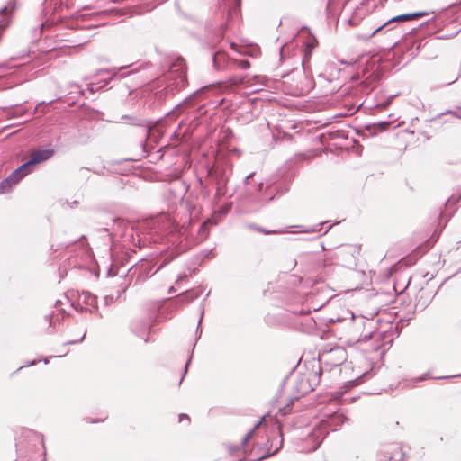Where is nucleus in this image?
<instances>
[{
    "label": "nucleus",
    "instance_id": "a211bd4d",
    "mask_svg": "<svg viewBox=\"0 0 461 461\" xmlns=\"http://www.w3.org/2000/svg\"><path fill=\"white\" fill-rule=\"evenodd\" d=\"M456 79H457V77H456L455 78H453L452 82H455Z\"/></svg>",
    "mask_w": 461,
    "mask_h": 461
},
{
    "label": "nucleus",
    "instance_id": "f03ea898",
    "mask_svg": "<svg viewBox=\"0 0 461 461\" xmlns=\"http://www.w3.org/2000/svg\"><path fill=\"white\" fill-rule=\"evenodd\" d=\"M404 454L397 444H391L377 455V461H402Z\"/></svg>",
    "mask_w": 461,
    "mask_h": 461
},
{
    "label": "nucleus",
    "instance_id": "f3484780",
    "mask_svg": "<svg viewBox=\"0 0 461 461\" xmlns=\"http://www.w3.org/2000/svg\"><path fill=\"white\" fill-rule=\"evenodd\" d=\"M84 337H85V334H84L83 336H81V338H80V339H78L77 341H82V340H83V339H84Z\"/></svg>",
    "mask_w": 461,
    "mask_h": 461
},
{
    "label": "nucleus",
    "instance_id": "9b49d317",
    "mask_svg": "<svg viewBox=\"0 0 461 461\" xmlns=\"http://www.w3.org/2000/svg\"><path fill=\"white\" fill-rule=\"evenodd\" d=\"M303 79L306 81V86L304 89H301L300 94L306 93L312 87V82L311 79H309L306 76H303Z\"/></svg>",
    "mask_w": 461,
    "mask_h": 461
},
{
    "label": "nucleus",
    "instance_id": "0eeeda50",
    "mask_svg": "<svg viewBox=\"0 0 461 461\" xmlns=\"http://www.w3.org/2000/svg\"><path fill=\"white\" fill-rule=\"evenodd\" d=\"M265 416H263L260 420L253 427V429L244 437L242 443L246 444L252 437L256 429L263 423L265 420Z\"/></svg>",
    "mask_w": 461,
    "mask_h": 461
},
{
    "label": "nucleus",
    "instance_id": "f8f14e48",
    "mask_svg": "<svg viewBox=\"0 0 461 461\" xmlns=\"http://www.w3.org/2000/svg\"><path fill=\"white\" fill-rule=\"evenodd\" d=\"M257 231L259 232V233H263V234H276V233H280V231H277V230H265L263 228H260V227H258L256 228Z\"/></svg>",
    "mask_w": 461,
    "mask_h": 461
},
{
    "label": "nucleus",
    "instance_id": "7ed1b4c3",
    "mask_svg": "<svg viewBox=\"0 0 461 461\" xmlns=\"http://www.w3.org/2000/svg\"><path fill=\"white\" fill-rule=\"evenodd\" d=\"M429 14V12H416V13H412V14H401V15L395 16V17L392 18L391 20H389L388 22H386L385 23H384L383 25H381V26L377 27L375 30H374V32L368 36V38L373 37L375 33L380 32L383 28H384L390 23L416 20V19L421 18L423 16H426Z\"/></svg>",
    "mask_w": 461,
    "mask_h": 461
},
{
    "label": "nucleus",
    "instance_id": "4468645a",
    "mask_svg": "<svg viewBox=\"0 0 461 461\" xmlns=\"http://www.w3.org/2000/svg\"><path fill=\"white\" fill-rule=\"evenodd\" d=\"M225 55L223 53H216L213 58V62L216 65L217 62L222 59H224Z\"/></svg>",
    "mask_w": 461,
    "mask_h": 461
},
{
    "label": "nucleus",
    "instance_id": "423d86ee",
    "mask_svg": "<svg viewBox=\"0 0 461 461\" xmlns=\"http://www.w3.org/2000/svg\"><path fill=\"white\" fill-rule=\"evenodd\" d=\"M298 392L302 394L308 393L313 390V386L309 384L308 377H302L298 382Z\"/></svg>",
    "mask_w": 461,
    "mask_h": 461
},
{
    "label": "nucleus",
    "instance_id": "dca6fc26",
    "mask_svg": "<svg viewBox=\"0 0 461 461\" xmlns=\"http://www.w3.org/2000/svg\"><path fill=\"white\" fill-rule=\"evenodd\" d=\"M231 48H232L233 50H236V49H237V45H236L235 43H232V44H231Z\"/></svg>",
    "mask_w": 461,
    "mask_h": 461
},
{
    "label": "nucleus",
    "instance_id": "39448f33",
    "mask_svg": "<svg viewBox=\"0 0 461 461\" xmlns=\"http://www.w3.org/2000/svg\"><path fill=\"white\" fill-rule=\"evenodd\" d=\"M245 83V77L241 76H233L230 77L227 81L222 82L221 85L224 88H230L235 86L242 85Z\"/></svg>",
    "mask_w": 461,
    "mask_h": 461
},
{
    "label": "nucleus",
    "instance_id": "6e6552de",
    "mask_svg": "<svg viewBox=\"0 0 461 461\" xmlns=\"http://www.w3.org/2000/svg\"><path fill=\"white\" fill-rule=\"evenodd\" d=\"M108 418L107 413H103L100 417L94 418L92 416L86 417V420L87 423H97L104 422Z\"/></svg>",
    "mask_w": 461,
    "mask_h": 461
},
{
    "label": "nucleus",
    "instance_id": "1a4fd4ad",
    "mask_svg": "<svg viewBox=\"0 0 461 461\" xmlns=\"http://www.w3.org/2000/svg\"><path fill=\"white\" fill-rule=\"evenodd\" d=\"M232 63L240 69H248L250 68V62L249 60H237L233 59Z\"/></svg>",
    "mask_w": 461,
    "mask_h": 461
},
{
    "label": "nucleus",
    "instance_id": "20e7f679",
    "mask_svg": "<svg viewBox=\"0 0 461 461\" xmlns=\"http://www.w3.org/2000/svg\"><path fill=\"white\" fill-rule=\"evenodd\" d=\"M318 45V41L311 34H309L303 43L305 57L309 58L312 50Z\"/></svg>",
    "mask_w": 461,
    "mask_h": 461
},
{
    "label": "nucleus",
    "instance_id": "9d476101",
    "mask_svg": "<svg viewBox=\"0 0 461 461\" xmlns=\"http://www.w3.org/2000/svg\"><path fill=\"white\" fill-rule=\"evenodd\" d=\"M179 423H184V425H189L190 424V417L187 414H180L178 417Z\"/></svg>",
    "mask_w": 461,
    "mask_h": 461
},
{
    "label": "nucleus",
    "instance_id": "2eb2a0df",
    "mask_svg": "<svg viewBox=\"0 0 461 461\" xmlns=\"http://www.w3.org/2000/svg\"><path fill=\"white\" fill-rule=\"evenodd\" d=\"M382 125H383V127L385 129L386 127H388V126H389V123H388V122H384Z\"/></svg>",
    "mask_w": 461,
    "mask_h": 461
},
{
    "label": "nucleus",
    "instance_id": "ddd939ff",
    "mask_svg": "<svg viewBox=\"0 0 461 461\" xmlns=\"http://www.w3.org/2000/svg\"><path fill=\"white\" fill-rule=\"evenodd\" d=\"M199 231L202 233V235L203 236V238H206V237H207V235H208L207 222H203V223L201 225Z\"/></svg>",
    "mask_w": 461,
    "mask_h": 461
},
{
    "label": "nucleus",
    "instance_id": "f257e3e1",
    "mask_svg": "<svg viewBox=\"0 0 461 461\" xmlns=\"http://www.w3.org/2000/svg\"><path fill=\"white\" fill-rule=\"evenodd\" d=\"M54 155V149L51 148H39L30 149L28 152L29 160L17 167L6 179L5 183L9 185L17 184L25 176L32 173L34 166L50 159Z\"/></svg>",
    "mask_w": 461,
    "mask_h": 461
}]
</instances>
